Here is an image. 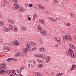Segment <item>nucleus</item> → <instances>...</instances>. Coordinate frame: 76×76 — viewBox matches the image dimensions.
Returning <instances> with one entry per match:
<instances>
[{
  "mask_svg": "<svg viewBox=\"0 0 76 76\" xmlns=\"http://www.w3.org/2000/svg\"><path fill=\"white\" fill-rule=\"evenodd\" d=\"M4 3H7V1H5L4 2Z\"/></svg>",
  "mask_w": 76,
  "mask_h": 76,
  "instance_id": "obj_61",
  "label": "nucleus"
},
{
  "mask_svg": "<svg viewBox=\"0 0 76 76\" xmlns=\"http://www.w3.org/2000/svg\"><path fill=\"white\" fill-rule=\"evenodd\" d=\"M35 76H42V75L40 73H35Z\"/></svg>",
  "mask_w": 76,
  "mask_h": 76,
  "instance_id": "obj_22",
  "label": "nucleus"
},
{
  "mask_svg": "<svg viewBox=\"0 0 76 76\" xmlns=\"http://www.w3.org/2000/svg\"><path fill=\"white\" fill-rule=\"evenodd\" d=\"M4 25V23H3V21H0V26H3Z\"/></svg>",
  "mask_w": 76,
  "mask_h": 76,
  "instance_id": "obj_17",
  "label": "nucleus"
},
{
  "mask_svg": "<svg viewBox=\"0 0 76 76\" xmlns=\"http://www.w3.org/2000/svg\"><path fill=\"white\" fill-rule=\"evenodd\" d=\"M2 69H1V68H0V74H4V75H6V74H7V73L4 71H3L2 70H1Z\"/></svg>",
  "mask_w": 76,
  "mask_h": 76,
  "instance_id": "obj_9",
  "label": "nucleus"
},
{
  "mask_svg": "<svg viewBox=\"0 0 76 76\" xmlns=\"http://www.w3.org/2000/svg\"><path fill=\"white\" fill-rule=\"evenodd\" d=\"M40 22H41L42 24H45V21L43 20H40Z\"/></svg>",
  "mask_w": 76,
  "mask_h": 76,
  "instance_id": "obj_24",
  "label": "nucleus"
},
{
  "mask_svg": "<svg viewBox=\"0 0 76 76\" xmlns=\"http://www.w3.org/2000/svg\"><path fill=\"white\" fill-rule=\"evenodd\" d=\"M66 53L67 55H69V56H70V53H71L68 50H67L66 51Z\"/></svg>",
  "mask_w": 76,
  "mask_h": 76,
  "instance_id": "obj_21",
  "label": "nucleus"
},
{
  "mask_svg": "<svg viewBox=\"0 0 76 76\" xmlns=\"http://www.w3.org/2000/svg\"><path fill=\"white\" fill-rule=\"evenodd\" d=\"M70 48H72L73 49H74V50H76V47L73 46L72 44H71L69 45Z\"/></svg>",
  "mask_w": 76,
  "mask_h": 76,
  "instance_id": "obj_14",
  "label": "nucleus"
},
{
  "mask_svg": "<svg viewBox=\"0 0 76 76\" xmlns=\"http://www.w3.org/2000/svg\"><path fill=\"white\" fill-rule=\"evenodd\" d=\"M44 50V48H39L40 51H41V52H43V50Z\"/></svg>",
  "mask_w": 76,
  "mask_h": 76,
  "instance_id": "obj_30",
  "label": "nucleus"
},
{
  "mask_svg": "<svg viewBox=\"0 0 76 76\" xmlns=\"http://www.w3.org/2000/svg\"><path fill=\"white\" fill-rule=\"evenodd\" d=\"M42 56V58L44 59L45 60L46 59H47V56H45V55L44 54H43Z\"/></svg>",
  "mask_w": 76,
  "mask_h": 76,
  "instance_id": "obj_16",
  "label": "nucleus"
},
{
  "mask_svg": "<svg viewBox=\"0 0 76 76\" xmlns=\"http://www.w3.org/2000/svg\"><path fill=\"white\" fill-rule=\"evenodd\" d=\"M0 66H6V64H0Z\"/></svg>",
  "mask_w": 76,
  "mask_h": 76,
  "instance_id": "obj_33",
  "label": "nucleus"
},
{
  "mask_svg": "<svg viewBox=\"0 0 76 76\" xmlns=\"http://www.w3.org/2000/svg\"><path fill=\"white\" fill-rule=\"evenodd\" d=\"M39 68H41V67H43V64H40L39 65Z\"/></svg>",
  "mask_w": 76,
  "mask_h": 76,
  "instance_id": "obj_31",
  "label": "nucleus"
},
{
  "mask_svg": "<svg viewBox=\"0 0 76 76\" xmlns=\"http://www.w3.org/2000/svg\"><path fill=\"white\" fill-rule=\"evenodd\" d=\"M70 55H71V56L72 57V58H74V57H76V54H75V55L74 56V55L75 54L73 53H70Z\"/></svg>",
  "mask_w": 76,
  "mask_h": 76,
  "instance_id": "obj_13",
  "label": "nucleus"
},
{
  "mask_svg": "<svg viewBox=\"0 0 76 76\" xmlns=\"http://www.w3.org/2000/svg\"><path fill=\"white\" fill-rule=\"evenodd\" d=\"M69 0H62V1H63L64 3H67L69 1Z\"/></svg>",
  "mask_w": 76,
  "mask_h": 76,
  "instance_id": "obj_32",
  "label": "nucleus"
},
{
  "mask_svg": "<svg viewBox=\"0 0 76 76\" xmlns=\"http://www.w3.org/2000/svg\"><path fill=\"white\" fill-rule=\"evenodd\" d=\"M29 44L30 45L32 46V47L35 46V45H36V43H33V42H30L29 43Z\"/></svg>",
  "mask_w": 76,
  "mask_h": 76,
  "instance_id": "obj_8",
  "label": "nucleus"
},
{
  "mask_svg": "<svg viewBox=\"0 0 76 76\" xmlns=\"http://www.w3.org/2000/svg\"><path fill=\"white\" fill-rule=\"evenodd\" d=\"M55 47H58V44H56L55 45Z\"/></svg>",
  "mask_w": 76,
  "mask_h": 76,
  "instance_id": "obj_45",
  "label": "nucleus"
},
{
  "mask_svg": "<svg viewBox=\"0 0 76 76\" xmlns=\"http://www.w3.org/2000/svg\"><path fill=\"white\" fill-rule=\"evenodd\" d=\"M40 9H41L42 10H44V7H40Z\"/></svg>",
  "mask_w": 76,
  "mask_h": 76,
  "instance_id": "obj_46",
  "label": "nucleus"
},
{
  "mask_svg": "<svg viewBox=\"0 0 76 76\" xmlns=\"http://www.w3.org/2000/svg\"><path fill=\"white\" fill-rule=\"evenodd\" d=\"M28 20H31V19L29 17H28Z\"/></svg>",
  "mask_w": 76,
  "mask_h": 76,
  "instance_id": "obj_52",
  "label": "nucleus"
},
{
  "mask_svg": "<svg viewBox=\"0 0 76 76\" xmlns=\"http://www.w3.org/2000/svg\"><path fill=\"white\" fill-rule=\"evenodd\" d=\"M19 10L20 12H25V8L23 7H21Z\"/></svg>",
  "mask_w": 76,
  "mask_h": 76,
  "instance_id": "obj_15",
  "label": "nucleus"
},
{
  "mask_svg": "<svg viewBox=\"0 0 76 76\" xmlns=\"http://www.w3.org/2000/svg\"><path fill=\"white\" fill-rule=\"evenodd\" d=\"M53 4H56L57 3H58V1H57V0H54L53 1Z\"/></svg>",
  "mask_w": 76,
  "mask_h": 76,
  "instance_id": "obj_28",
  "label": "nucleus"
},
{
  "mask_svg": "<svg viewBox=\"0 0 76 76\" xmlns=\"http://www.w3.org/2000/svg\"><path fill=\"white\" fill-rule=\"evenodd\" d=\"M61 75H63V73H59L58 74L56 75L57 76H61Z\"/></svg>",
  "mask_w": 76,
  "mask_h": 76,
  "instance_id": "obj_34",
  "label": "nucleus"
},
{
  "mask_svg": "<svg viewBox=\"0 0 76 76\" xmlns=\"http://www.w3.org/2000/svg\"><path fill=\"white\" fill-rule=\"evenodd\" d=\"M9 22L10 23H14V21L13 20L10 19L9 20Z\"/></svg>",
  "mask_w": 76,
  "mask_h": 76,
  "instance_id": "obj_25",
  "label": "nucleus"
},
{
  "mask_svg": "<svg viewBox=\"0 0 76 76\" xmlns=\"http://www.w3.org/2000/svg\"><path fill=\"white\" fill-rule=\"evenodd\" d=\"M74 18H76V15H75V14H74V15L73 17H72Z\"/></svg>",
  "mask_w": 76,
  "mask_h": 76,
  "instance_id": "obj_47",
  "label": "nucleus"
},
{
  "mask_svg": "<svg viewBox=\"0 0 76 76\" xmlns=\"http://www.w3.org/2000/svg\"><path fill=\"white\" fill-rule=\"evenodd\" d=\"M36 57H41V58H42V56H41V55H36Z\"/></svg>",
  "mask_w": 76,
  "mask_h": 76,
  "instance_id": "obj_35",
  "label": "nucleus"
},
{
  "mask_svg": "<svg viewBox=\"0 0 76 76\" xmlns=\"http://www.w3.org/2000/svg\"><path fill=\"white\" fill-rule=\"evenodd\" d=\"M22 68H21L20 69V71H22Z\"/></svg>",
  "mask_w": 76,
  "mask_h": 76,
  "instance_id": "obj_60",
  "label": "nucleus"
},
{
  "mask_svg": "<svg viewBox=\"0 0 76 76\" xmlns=\"http://www.w3.org/2000/svg\"><path fill=\"white\" fill-rule=\"evenodd\" d=\"M43 40H40V42H39V43L41 44H43Z\"/></svg>",
  "mask_w": 76,
  "mask_h": 76,
  "instance_id": "obj_36",
  "label": "nucleus"
},
{
  "mask_svg": "<svg viewBox=\"0 0 76 76\" xmlns=\"http://www.w3.org/2000/svg\"><path fill=\"white\" fill-rule=\"evenodd\" d=\"M26 46V48H25L24 49L23 51L24 52H26L28 51V50H30L31 48V46L28 45H27Z\"/></svg>",
  "mask_w": 76,
  "mask_h": 76,
  "instance_id": "obj_4",
  "label": "nucleus"
},
{
  "mask_svg": "<svg viewBox=\"0 0 76 76\" xmlns=\"http://www.w3.org/2000/svg\"><path fill=\"white\" fill-rule=\"evenodd\" d=\"M28 64L29 65V67H32L34 65V61L32 60L29 61L28 63Z\"/></svg>",
  "mask_w": 76,
  "mask_h": 76,
  "instance_id": "obj_5",
  "label": "nucleus"
},
{
  "mask_svg": "<svg viewBox=\"0 0 76 76\" xmlns=\"http://www.w3.org/2000/svg\"><path fill=\"white\" fill-rule=\"evenodd\" d=\"M2 42H3V41L1 39H0V43H2Z\"/></svg>",
  "mask_w": 76,
  "mask_h": 76,
  "instance_id": "obj_57",
  "label": "nucleus"
},
{
  "mask_svg": "<svg viewBox=\"0 0 76 76\" xmlns=\"http://www.w3.org/2000/svg\"><path fill=\"white\" fill-rule=\"evenodd\" d=\"M37 50V48L36 47H34L30 50V51H34V50Z\"/></svg>",
  "mask_w": 76,
  "mask_h": 76,
  "instance_id": "obj_27",
  "label": "nucleus"
},
{
  "mask_svg": "<svg viewBox=\"0 0 76 76\" xmlns=\"http://www.w3.org/2000/svg\"><path fill=\"white\" fill-rule=\"evenodd\" d=\"M3 30L4 32H9V29L7 28H6V27H4L3 28Z\"/></svg>",
  "mask_w": 76,
  "mask_h": 76,
  "instance_id": "obj_10",
  "label": "nucleus"
},
{
  "mask_svg": "<svg viewBox=\"0 0 76 76\" xmlns=\"http://www.w3.org/2000/svg\"><path fill=\"white\" fill-rule=\"evenodd\" d=\"M74 14L72 12H70L69 13V15L72 16V17H73V15H74Z\"/></svg>",
  "mask_w": 76,
  "mask_h": 76,
  "instance_id": "obj_29",
  "label": "nucleus"
},
{
  "mask_svg": "<svg viewBox=\"0 0 76 76\" xmlns=\"http://www.w3.org/2000/svg\"><path fill=\"white\" fill-rule=\"evenodd\" d=\"M13 28H14V26L13 25H10L9 28L11 30H12V29H13Z\"/></svg>",
  "mask_w": 76,
  "mask_h": 76,
  "instance_id": "obj_20",
  "label": "nucleus"
},
{
  "mask_svg": "<svg viewBox=\"0 0 76 76\" xmlns=\"http://www.w3.org/2000/svg\"><path fill=\"white\" fill-rule=\"evenodd\" d=\"M49 19L50 20H51L52 21H54V20L53 19V18H52L51 17H49Z\"/></svg>",
  "mask_w": 76,
  "mask_h": 76,
  "instance_id": "obj_37",
  "label": "nucleus"
},
{
  "mask_svg": "<svg viewBox=\"0 0 76 76\" xmlns=\"http://www.w3.org/2000/svg\"><path fill=\"white\" fill-rule=\"evenodd\" d=\"M28 4H26V7H28Z\"/></svg>",
  "mask_w": 76,
  "mask_h": 76,
  "instance_id": "obj_58",
  "label": "nucleus"
},
{
  "mask_svg": "<svg viewBox=\"0 0 76 76\" xmlns=\"http://www.w3.org/2000/svg\"><path fill=\"white\" fill-rule=\"evenodd\" d=\"M50 58L48 57L47 59L46 60V63H48L49 61H50Z\"/></svg>",
  "mask_w": 76,
  "mask_h": 76,
  "instance_id": "obj_26",
  "label": "nucleus"
},
{
  "mask_svg": "<svg viewBox=\"0 0 76 76\" xmlns=\"http://www.w3.org/2000/svg\"><path fill=\"white\" fill-rule=\"evenodd\" d=\"M37 14L36 15H34L33 16L34 19H35L36 18H37Z\"/></svg>",
  "mask_w": 76,
  "mask_h": 76,
  "instance_id": "obj_40",
  "label": "nucleus"
},
{
  "mask_svg": "<svg viewBox=\"0 0 76 76\" xmlns=\"http://www.w3.org/2000/svg\"><path fill=\"white\" fill-rule=\"evenodd\" d=\"M33 5L32 4H30L29 5V7H32Z\"/></svg>",
  "mask_w": 76,
  "mask_h": 76,
  "instance_id": "obj_51",
  "label": "nucleus"
},
{
  "mask_svg": "<svg viewBox=\"0 0 76 76\" xmlns=\"http://www.w3.org/2000/svg\"><path fill=\"white\" fill-rule=\"evenodd\" d=\"M11 73H11V72H10L9 73V75H10Z\"/></svg>",
  "mask_w": 76,
  "mask_h": 76,
  "instance_id": "obj_64",
  "label": "nucleus"
},
{
  "mask_svg": "<svg viewBox=\"0 0 76 76\" xmlns=\"http://www.w3.org/2000/svg\"><path fill=\"white\" fill-rule=\"evenodd\" d=\"M67 26H71V25H70V23H68L66 24Z\"/></svg>",
  "mask_w": 76,
  "mask_h": 76,
  "instance_id": "obj_41",
  "label": "nucleus"
},
{
  "mask_svg": "<svg viewBox=\"0 0 76 76\" xmlns=\"http://www.w3.org/2000/svg\"><path fill=\"white\" fill-rule=\"evenodd\" d=\"M37 61H38V62L39 63H41L42 62V61L41 60H40L39 59H37Z\"/></svg>",
  "mask_w": 76,
  "mask_h": 76,
  "instance_id": "obj_39",
  "label": "nucleus"
},
{
  "mask_svg": "<svg viewBox=\"0 0 76 76\" xmlns=\"http://www.w3.org/2000/svg\"><path fill=\"white\" fill-rule=\"evenodd\" d=\"M12 1H13V2H14V3H15V2L18 3V0H12Z\"/></svg>",
  "mask_w": 76,
  "mask_h": 76,
  "instance_id": "obj_38",
  "label": "nucleus"
},
{
  "mask_svg": "<svg viewBox=\"0 0 76 76\" xmlns=\"http://www.w3.org/2000/svg\"><path fill=\"white\" fill-rule=\"evenodd\" d=\"M14 60V61H18V59H15Z\"/></svg>",
  "mask_w": 76,
  "mask_h": 76,
  "instance_id": "obj_63",
  "label": "nucleus"
},
{
  "mask_svg": "<svg viewBox=\"0 0 76 76\" xmlns=\"http://www.w3.org/2000/svg\"><path fill=\"white\" fill-rule=\"evenodd\" d=\"M25 68V66H22V67L21 68V69H24Z\"/></svg>",
  "mask_w": 76,
  "mask_h": 76,
  "instance_id": "obj_56",
  "label": "nucleus"
},
{
  "mask_svg": "<svg viewBox=\"0 0 76 76\" xmlns=\"http://www.w3.org/2000/svg\"><path fill=\"white\" fill-rule=\"evenodd\" d=\"M20 29L22 31H26V28L23 27V26H21L20 27Z\"/></svg>",
  "mask_w": 76,
  "mask_h": 76,
  "instance_id": "obj_11",
  "label": "nucleus"
},
{
  "mask_svg": "<svg viewBox=\"0 0 76 76\" xmlns=\"http://www.w3.org/2000/svg\"><path fill=\"white\" fill-rule=\"evenodd\" d=\"M56 40L57 41H58V42H61L60 41V39H59L56 38Z\"/></svg>",
  "mask_w": 76,
  "mask_h": 76,
  "instance_id": "obj_44",
  "label": "nucleus"
},
{
  "mask_svg": "<svg viewBox=\"0 0 76 76\" xmlns=\"http://www.w3.org/2000/svg\"><path fill=\"white\" fill-rule=\"evenodd\" d=\"M45 51H46V49H45V48H44V49L43 50V52H45Z\"/></svg>",
  "mask_w": 76,
  "mask_h": 76,
  "instance_id": "obj_48",
  "label": "nucleus"
},
{
  "mask_svg": "<svg viewBox=\"0 0 76 76\" xmlns=\"http://www.w3.org/2000/svg\"><path fill=\"white\" fill-rule=\"evenodd\" d=\"M13 31L15 32H18V29L16 27L14 28Z\"/></svg>",
  "mask_w": 76,
  "mask_h": 76,
  "instance_id": "obj_23",
  "label": "nucleus"
},
{
  "mask_svg": "<svg viewBox=\"0 0 76 76\" xmlns=\"http://www.w3.org/2000/svg\"><path fill=\"white\" fill-rule=\"evenodd\" d=\"M21 53L19 52L16 53L15 54V57H18L19 56H20Z\"/></svg>",
  "mask_w": 76,
  "mask_h": 76,
  "instance_id": "obj_18",
  "label": "nucleus"
},
{
  "mask_svg": "<svg viewBox=\"0 0 76 76\" xmlns=\"http://www.w3.org/2000/svg\"><path fill=\"white\" fill-rule=\"evenodd\" d=\"M0 68H1V70H4V71L5 72H7V67L6 66H2L0 67Z\"/></svg>",
  "mask_w": 76,
  "mask_h": 76,
  "instance_id": "obj_7",
  "label": "nucleus"
},
{
  "mask_svg": "<svg viewBox=\"0 0 76 76\" xmlns=\"http://www.w3.org/2000/svg\"><path fill=\"white\" fill-rule=\"evenodd\" d=\"M45 13L46 14H49L50 13V12L47 11H46L45 12Z\"/></svg>",
  "mask_w": 76,
  "mask_h": 76,
  "instance_id": "obj_49",
  "label": "nucleus"
},
{
  "mask_svg": "<svg viewBox=\"0 0 76 76\" xmlns=\"http://www.w3.org/2000/svg\"><path fill=\"white\" fill-rule=\"evenodd\" d=\"M37 6L39 7V8H40L41 7V5H40L39 4H38L37 5Z\"/></svg>",
  "mask_w": 76,
  "mask_h": 76,
  "instance_id": "obj_53",
  "label": "nucleus"
},
{
  "mask_svg": "<svg viewBox=\"0 0 76 76\" xmlns=\"http://www.w3.org/2000/svg\"><path fill=\"white\" fill-rule=\"evenodd\" d=\"M46 73H47V75H49V73H48V72H47Z\"/></svg>",
  "mask_w": 76,
  "mask_h": 76,
  "instance_id": "obj_62",
  "label": "nucleus"
},
{
  "mask_svg": "<svg viewBox=\"0 0 76 76\" xmlns=\"http://www.w3.org/2000/svg\"><path fill=\"white\" fill-rule=\"evenodd\" d=\"M8 61H11V59L10 58H8L7 60Z\"/></svg>",
  "mask_w": 76,
  "mask_h": 76,
  "instance_id": "obj_50",
  "label": "nucleus"
},
{
  "mask_svg": "<svg viewBox=\"0 0 76 76\" xmlns=\"http://www.w3.org/2000/svg\"><path fill=\"white\" fill-rule=\"evenodd\" d=\"M13 6H14L13 8L15 10H18V9L20 7V6H19V4L17 3V2L14 3L13 4Z\"/></svg>",
  "mask_w": 76,
  "mask_h": 76,
  "instance_id": "obj_3",
  "label": "nucleus"
},
{
  "mask_svg": "<svg viewBox=\"0 0 76 76\" xmlns=\"http://www.w3.org/2000/svg\"><path fill=\"white\" fill-rule=\"evenodd\" d=\"M76 67V65H73L72 66V68L71 69V70H74L75 69V68Z\"/></svg>",
  "mask_w": 76,
  "mask_h": 76,
  "instance_id": "obj_19",
  "label": "nucleus"
},
{
  "mask_svg": "<svg viewBox=\"0 0 76 76\" xmlns=\"http://www.w3.org/2000/svg\"><path fill=\"white\" fill-rule=\"evenodd\" d=\"M51 74L52 76H54V73L53 72H51Z\"/></svg>",
  "mask_w": 76,
  "mask_h": 76,
  "instance_id": "obj_54",
  "label": "nucleus"
},
{
  "mask_svg": "<svg viewBox=\"0 0 76 76\" xmlns=\"http://www.w3.org/2000/svg\"><path fill=\"white\" fill-rule=\"evenodd\" d=\"M69 51H70V52L72 53H73V51L72 49H69Z\"/></svg>",
  "mask_w": 76,
  "mask_h": 76,
  "instance_id": "obj_42",
  "label": "nucleus"
},
{
  "mask_svg": "<svg viewBox=\"0 0 76 76\" xmlns=\"http://www.w3.org/2000/svg\"><path fill=\"white\" fill-rule=\"evenodd\" d=\"M9 46H10L9 44L8 43L5 44L4 45V48L3 49V50L4 51H9Z\"/></svg>",
  "mask_w": 76,
  "mask_h": 76,
  "instance_id": "obj_1",
  "label": "nucleus"
},
{
  "mask_svg": "<svg viewBox=\"0 0 76 76\" xmlns=\"http://www.w3.org/2000/svg\"><path fill=\"white\" fill-rule=\"evenodd\" d=\"M13 44L15 45H18L19 43H18V41L17 40L13 42Z\"/></svg>",
  "mask_w": 76,
  "mask_h": 76,
  "instance_id": "obj_12",
  "label": "nucleus"
},
{
  "mask_svg": "<svg viewBox=\"0 0 76 76\" xmlns=\"http://www.w3.org/2000/svg\"><path fill=\"white\" fill-rule=\"evenodd\" d=\"M15 71L14 70H13L12 71V73H15Z\"/></svg>",
  "mask_w": 76,
  "mask_h": 76,
  "instance_id": "obj_55",
  "label": "nucleus"
},
{
  "mask_svg": "<svg viewBox=\"0 0 76 76\" xmlns=\"http://www.w3.org/2000/svg\"><path fill=\"white\" fill-rule=\"evenodd\" d=\"M64 38H65V39L66 41L69 40V41H72V39L71 38V36L69 34H67L66 35H65V37H63V39H64Z\"/></svg>",
  "mask_w": 76,
  "mask_h": 76,
  "instance_id": "obj_2",
  "label": "nucleus"
},
{
  "mask_svg": "<svg viewBox=\"0 0 76 76\" xmlns=\"http://www.w3.org/2000/svg\"><path fill=\"white\" fill-rule=\"evenodd\" d=\"M39 32H40V33H42V34H43L44 35H45L46 32L45 31H44L41 30V29H42V28L41 27H39Z\"/></svg>",
  "mask_w": 76,
  "mask_h": 76,
  "instance_id": "obj_6",
  "label": "nucleus"
},
{
  "mask_svg": "<svg viewBox=\"0 0 76 76\" xmlns=\"http://www.w3.org/2000/svg\"><path fill=\"white\" fill-rule=\"evenodd\" d=\"M20 39L21 40V41H25V39L24 38H21Z\"/></svg>",
  "mask_w": 76,
  "mask_h": 76,
  "instance_id": "obj_43",
  "label": "nucleus"
},
{
  "mask_svg": "<svg viewBox=\"0 0 76 76\" xmlns=\"http://www.w3.org/2000/svg\"><path fill=\"white\" fill-rule=\"evenodd\" d=\"M60 18H56V20H60Z\"/></svg>",
  "mask_w": 76,
  "mask_h": 76,
  "instance_id": "obj_59",
  "label": "nucleus"
}]
</instances>
